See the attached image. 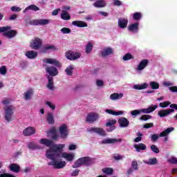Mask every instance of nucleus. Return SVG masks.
Here are the masks:
<instances>
[{
	"label": "nucleus",
	"instance_id": "49530a36",
	"mask_svg": "<svg viewBox=\"0 0 177 177\" xmlns=\"http://www.w3.org/2000/svg\"><path fill=\"white\" fill-rule=\"evenodd\" d=\"M149 86H151V89H158L160 88V84L157 82H150Z\"/></svg>",
	"mask_w": 177,
	"mask_h": 177
},
{
	"label": "nucleus",
	"instance_id": "4be33fe9",
	"mask_svg": "<svg viewBox=\"0 0 177 177\" xmlns=\"http://www.w3.org/2000/svg\"><path fill=\"white\" fill-rule=\"evenodd\" d=\"M149 66V59H142L138 66V71H142Z\"/></svg>",
	"mask_w": 177,
	"mask_h": 177
},
{
	"label": "nucleus",
	"instance_id": "4468645a",
	"mask_svg": "<svg viewBox=\"0 0 177 177\" xmlns=\"http://www.w3.org/2000/svg\"><path fill=\"white\" fill-rule=\"evenodd\" d=\"M3 37H6V38H8L9 39H11V38H15V37L17 35V30L10 29L7 32H3Z\"/></svg>",
	"mask_w": 177,
	"mask_h": 177
},
{
	"label": "nucleus",
	"instance_id": "0e129e2a",
	"mask_svg": "<svg viewBox=\"0 0 177 177\" xmlns=\"http://www.w3.org/2000/svg\"><path fill=\"white\" fill-rule=\"evenodd\" d=\"M46 104H47V106H49L50 108L52 109V110H55V109H56V106L55 105L52 104V102H50L49 101H46Z\"/></svg>",
	"mask_w": 177,
	"mask_h": 177
},
{
	"label": "nucleus",
	"instance_id": "f8f14e48",
	"mask_svg": "<svg viewBox=\"0 0 177 177\" xmlns=\"http://www.w3.org/2000/svg\"><path fill=\"white\" fill-rule=\"evenodd\" d=\"M122 140L121 138H106L102 141V145H114V143H121Z\"/></svg>",
	"mask_w": 177,
	"mask_h": 177
},
{
	"label": "nucleus",
	"instance_id": "13d9d810",
	"mask_svg": "<svg viewBox=\"0 0 177 177\" xmlns=\"http://www.w3.org/2000/svg\"><path fill=\"white\" fill-rule=\"evenodd\" d=\"M11 10H12V12H21V8L20 7H17V6H12L11 8Z\"/></svg>",
	"mask_w": 177,
	"mask_h": 177
},
{
	"label": "nucleus",
	"instance_id": "b1692460",
	"mask_svg": "<svg viewBox=\"0 0 177 177\" xmlns=\"http://www.w3.org/2000/svg\"><path fill=\"white\" fill-rule=\"evenodd\" d=\"M72 25L79 28L88 27V24L84 21H73Z\"/></svg>",
	"mask_w": 177,
	"mask_h": 177
},
{
	"label": "nucleus",
	"instance_id": "864d4df0",
	"mask_svg": "<svg viewBox=\"0 0 177 177\" xmlns=\"http://www.w3.org/2000/svg\"><path fill=\"white\" fill-rule=\"evenodd\" d=\"M140 120L141 121H147L148 120H151V115H142Z\"/></svg>",
	"mask_w": 177,
	"mask_h": 177
},
{
	"label": "nucleus",
	"instance_id": "412c9836",
	"mask_svg": "<svg viewBox=\"0 0 177 177\" xmlns=\"http://www.w3.org/2000/svg\"><path fill=\"white\" fill-rule=\"evenodd\" d=\"M133 147L134 149H136V151H137V153H140V151L146 150L147 149L146 145L143 143L135 144L133 145Z\"/></svg>",
	"mask_w": 177,
	"mask_h": 177
},
{
	"label": "nucleus",
	"instance_id": "423d86ee",
	"mask_svg": "<svg viewBox=\"0 0 177 177\" xmlns=\"http://www.w3.org/2000/svg\"><path fill=\"white\" fill-rule=\"evenodd\" d=\"M65 56L68 60H77V59H80V57H81V53L68 50L66 51Z\"/></svg>",
	"mask_w": 177,
	"mask_h": 177
},
{
	"label": "nucleus",
	"instance_id": "bf43d9fd",
	"mask_svg": "<svg viewBox=\"0 0 177 177\" xmlns=\"http://www.w3.org/2000/svg\"><path fill=\"white\" fill-rule=\"evenodd\" d=\"M153 127H154V124L148 123V124H144L143 128H145V129H149V128H153Z\"/></svg>",
	"mask_w": 177,
	"mask_h": 177
},
{
	"label": "nucleus",
	"instance_id": "bb28decb",
	"mask_svg": "<svg viewBox=\"0 0 177 177\" xmlns=\"http://www.w3.org/2000/svg\"><path fill=\"white\" fill-rule=\"evenodd\" d=\"M101 55L102 57H106V56H109L110 55H113V48H106L104 49L101 52Z\"/></svg>",
	"mask_w": 177,
	"mask_h": 177
},
{
	"label": "nucleus",
	"instance_id": "c756f323",
	"mask_svg": "<svg viewBox=\"0 0 177 177\" xmlns=\"http://www.w3.org/2000/svg\"><path fill=\"white\" fill-rule=\"evenodd\" d=\"M95 8H104L106 7V1L104 0H97L93 4Z\"/></svg>",
	"mask_w": 177,
	"mask_h": 177
},
{
	"label": "nucleus",
	"instance_id": "5701e85b",
	"mask_svg": "<svg viewBox=\"0 0 177 177\" xmlns=\"http://www.w3.org/2000/svg\"><path fill=\"white\" fill-rule=\"evenodd\" d=\"M41 145H44L46 147H50L53 146V141L47 138H42L39 140Z\"/></svg>",
	"mask_w": 177,
	"mask_h": 177
},
{
	"label": "nucleus",
	"instance_id": "0eeeda50",
	"mask_svg": "<svg viewBox=\"0 0 177 177\" xmlns=\"http://www.w3.org/2000/svg\"><path fill=\"white\" fill-rule=\"evenodd\" d=\"M59 132L60 133V138L66 139L68 136V127H67L66 124H64L59 127Z\"/></svg>",
	"mask_w": 177,
	"mask_h": 177
},
{
	"label": "nucleus",
	"instance_id": "f257e3e1",
	"mask_svg": "<svg viewBox=\"0 0 177 177\" xmlns=\"http://www.w3.org/2000/svg\"><path fill=\"white\" fill-rule=\"evenodd\" d=\"M64 145H56L53 144L50 147V149L46 151V157L52 161L47 163L48 165L53 167L55 169H62L66 167L65 161H57L59 158H62V149H64Z\"/></svg>",
	"mask_w": 177,
	"mask_h": 177
},
{
	"label": "nucleus",
	"instance_id": "680f3d73",
	"mask_svg": "<svg viewBox=\"0 0 177 177\" xmlns=\"http://www.w3.org/2000/svg\"><path fill=\"white\" fill-rule=\"evenodd\" d=\"M158 140V134H153L151 136V140H152V142H156Z\"/></svg>",
	"mask_w": 177,
	"mask_h": 177
},
{
	"label": "nucleus",
	"instance_id": "4c0bfd02",
	"mask_svg": "<svg viewBox=\"0 0 177 177\" xmlns=\"http://www.w3.org/2000/svg\"><path fill=\"white\" fill-rule=\"evenodd\" d=\"M28 148L31 150H38V149H41V147H39V145H38L34 142H29L28 144Z\"/></svg>",
	"mask_w": 177,
	"mask_h": 177
},
{
	"label": "nucleus",
	"instance_id": "f03ea898",
	"mask_svg": "<svg viewBox=\"0 0 177 177\" xmlns=\"http://www.w3.org/2000/svg\"><path fill=\"white\" fill-rule=\"evenodd\" d=\"M93 164H95L93 159L89 156H85L77 159L74 165H72V168H80V167H82V165L89 167V165H92Z\"/></svg>",
	"mask_w": 177,
	"mask_h": 177
},
{
	"label": "nucleus",
	"instance_id": "72a5a7b5",
	"mask_svg": "<svg viewBox=\"0 0 177 177\" xmlns=\"http://www.w3.org/2000/svg\"><path fill=\"white\" fill-rule=\"evenodd\" d=\"M147 86H149L147 83H144L142 84H136L133 86V89H136V91H142V89H146Z\"/></svg>",
	"mask_w": 177,
	"mask_h": 177
},
{
	"label": "nucleus",
	"instance_id": "cd10ccee",
	"mask_svg": "<svg viewBox=\"0 0 177 177\" xmlns=\"http://www.w3.org/2000/svg\"><path fill=\"white\" fill-rule=\"evenodd\" d=\"M46 121L50 125H53L55 124V118L53 117V113H48L47 114Z\"/></svg>",
	"mask_w": 177,
	"mask_h": 177
},
{
	"label": "nucleus",
	"instance_id": "69168bd1",
	"mask_svg": "<svg viewBox=\"0 0 177 177\" xmlns=\"http://www.w3.org/2000/svg\"><path fill=\"white\" fill-rule=\"evenodd\" d=\"M96 85L97 86H103V85H104V82L103 80H98L96 82Z\"/></svg>",
	"mask_w": 177,
	"mask_h": 177
},
{
	"label": "nucleus",
	"instance_id": "79ce46f5",
	"mask_svg": "<svg viewBox=\"0 0 177 177\" xmlns=\"http://www.w3.org/2000/svg\"><path fill=\"white\" fill-rule=\"evenodd\" d=\"M27 10H34L35 12H37V10H39V8H38L35 5H30L28 6L24 10V12H26Z\"/></svg>",
	"mask_w": 177,
	"mask_h": 177
},
{
	"label": "nucleus",
	"instance_id": "09e8293b",
	"mask_svg": "<svg viewBox=\"0 0 177 177\" xmlns=\"http://www.w3.org/2000/svg\"><path fill=\"white\" fill-rule=\"evenodd\" d=\"M137 136H138V137H137L134 139L135 143H139V142L142 141V136H143V134H142L140 132H138Z\"/></svg>",
	"mask_w": 177,
	"mask_h": 177
},
{
	"label": "nucleus",
	"instance_id": "603ef678",
	"mask_svg": "<svg viewBox=\"0 0 177 177\" xmlns=\"http://www.w3.org/2000/svg\"><path fill=\"white\" fill-rule=\"evenodd\" d=\"M131 167L133 168V169H134V171H138V169H139V166L138 165V161L133 160L131 162Z\"/></svg>",
	"mask_w": 177,
	"mask_h": 177
},
{
	"label": "nucleus",
	"instance_id": "dca6fc26",
	"mask_svg": "<svg viewBox=\"0 0 177 177\" xmlns=\"http://www.w3.org/2000/svg\"><path fill=\"white\" fill-rule=\"evenodd\" d=\"M24 136H31L35 135V129L32 127H28L23 131Z\"/></svg>",
	"mask_w": 177,
	"mask_h": 177
},
{
	"label": "nucleus",
	"instance_id": "c85d7f7f",
	"mask_svg": "<svg viewBox=\"0 0 177 177\" xmlns=\"http://www.w3.org/2000/svg\"><path fill=\"white\" fill-rule=\"evenodd\" d=\"M63 157V158H65L68 161H73L74 160V154L73 153H68L66 152L62 153L61 158Z\"/></svg>",
	"mask_w": 177,
	"mask_h": 177
},
{
	"label": "nucleus",
	"instance_id": "1a4fd4ad",
	"mask_svg": "<svg viewBox=\"0 0 177 177\" xmlns=\"http://www.w3.org/2000/svg\"><path fill=\"white\" fill-rule=\"evenodd\" d=\"M46 71L49 74L48 77H56L57 74H59V71L57 70V68L55 66H47L46 68Z\"/></svg>",
	"mask_w": 177,
	"mask_h": 177
},
{
	"label": "nucleus",
	"instance_id": "9d476101",
	"mask_svg": "<svg viewBox=\"0 0 177 177\" xmlns=\"http://www.w3.org/2000/svg\"><path fill=\"white\" fill-rule=\"evenodd\" d=\"M99 118V115L96 113H89L86 118V122H95V121H97V119Z\"/></svg>",
	"mask_w": 177,
	"mask_h": 177
},
{
	"label": "nucleus",
	"instance_id": "2eb2a0df",
	"mask_svg": "<svg viewBox=\"0 0 177 177\" xmlns=\"http://www.w3.org/2000/svg\"><path fill=\"white\" fill-rule=\"evenodd\" d=\"M128 30L130 32H134L136 34L139 32V22L131 24L128 26Z\"/></svg>",
	"mask_w": 177,
	"mask_h": 177
},
{
	"label": "nucleus",
	"instance_id": "c03bdc74",
	"mask_svg": "<svg viewBox=\"0 0 177 177\" xmlns=\"http://www.w3.org/2000/svg\"><path fill=\"white\" fill-rule=\"evenodd\" d=\"M157 162H158L157 158H149V161L145 162V164H147V165H156Z\"/></svg>",
	"mask_w": 177,
	"mask_h": 177
},
{
	"label": "nucleus",
	"instance_id": "a878e982",
	"mask_svg": "<svg viewBox=\"0 0 177 177\" xmlns=\"http://www.w3.org/2000/svg\"><path fill=\"white\" fill-rule=\"evenodd\" d=\"M174 129H175L174 127H169L166 129L159 134V137L164 138V136H167V135H169V133H171Z\"/></svg>",
	"mask_w": 177,
	"mask_h": 177
},
{
	"label": "nucleus",
	"instance_id": "6e6d98bb",
	"mask_svg": "<svg viewBox=\"0 0 177 177\" xmlns=\"http://www.w3.org/2000/svg\"><path fill=\"white\" fill-rule=\"evenodd\" d=\"M6 73H8V70L6 69V66H2L0 68V74L1 75H6Z\"/></svg>",
	"mask_w": 177,
	"mask_h": 177
},
{
	"label": "nucleus",
	"instance_id": "3c124183",
	"mask_svg": "<svg viewBox=\"0 0 177 177\" xmlns=\"http://www.w3.org/2000/svg\"><path fill=\"white\" fill-rule=\"evenodd\" d=\"M169 104H171V102L169 101H165L163 102H160L159 104V106L162 108V109H165V107H168V106H169Z\"/></svg>",
	"mask_w": 177,
	"mask_h": 177
},
{
	"label": "nucleus",
	"instance_id": "774afa93",
	"mask_svg": "<svg viewBox=\"0 0 177 177\" xmlns=\"http://www.w3.org/2000/svg\"><path fill=\"white\" fill-rule=\"evenodd\" d=\"M169 91H171V92L175 93L177 92V86H173L169 88Z\"/></svg>",
	"mask_w": 177,
	"mask_h": 177
},
{
	"label": "nucleus",
	"instance_id": "de8ad7c7",
	"mask_svg": "<svg viewBox=\"0 0 177 177\" xmlns=\"http://www.w3.org/2000/svg\"><path fill=\"white\" fill-rule=\"evenodd\" d=\"M92 49H93V45H92V43L88 42L86 46V53H91Z\"/></svg>",
	"mask_w": 177,
	"mask_h": 177
},
{
	"label": "nucleus",
	"instance_id": "338daca9",
	"mask_svg": "<svg viewBox=\"0 0 177 177\" xmlns=\"http://www.w3.org/2000/svg\"><path fill=\"white\" fill-rule=\"evenodd\" d=\"M80 174V169H76L71 173V176H78Z\"/></svg>",
	"mask_w": 177,
	"mask_h": 177
},
{
	"label": "nucleus",
	"instance_id": "5fc2aeb1",
	"mask_svg": "<svg viewBox=\"0 0 177 177\" xmlns=\"http://www.w3.org/2000/svg\"><path fill=\"white\" fill-rule=\"evenodd\" d=\"M12 27L10 26H3L0 27V32H6L9 31V30H11Z\"/></svg>",
	"mask_w": 177,
	"mask_h": 177
},
{
	"label": "nucleus",
	"instance_id": "37998d69",
	"mask_svg": "<svg viewBox=\"0 0 177 177\" xmlns=\"http://www.w3.org/2000/svg\"><path fill=\"white\" fill-rule=\"evenodd\" d=\"M142 19V13L140 12H135L133 14V19L135 21H139Z\"/></svg>",
	"mask_w": 177,
	"mask_h": 177
},
{
	"label": "nucleus",
	"instance_id": "052dcab7",
	"mask_svg": "<svg viewBox=\"0 0 177 177\" xmlns=\"http://www.w3.org/2000/svg\"><path fill=\"white\" fill-rule=\"evenodd\" d=\"M168 161L170 162V164H177V158L175 157L171 158Z\"/></svg>",
	"mask_w": 177,
	"mask_h": 177
},
{
	"label": "nucleus",
	"instance_id": "39448f33",
	"mask_svg": "<svg viewBox=\"0 0 177 177\" xmlns=\"http://www.w3.org/2000/svg\"><path fill=\"white\" fill-rule=\"evenodd\" d=\"M31 49L38 50L42 46V39L39 37H35L31 41L30 45Z\"/></svg>",
	"mask_w": 177,
	"mask_h": 177
},
{
	"label": "nucleus",
	"instance_id": "6ab92c4d",
	"mask_svg": "<svg viewBox=\"0 0 177 177\" xmlns=\"http://www.w3.org/2000/svg\"><path fill=\"white\" fill-rule=\"evenodd\" d=\"M89 131L90 132L98 133V135H100L101 136H106V131L102 128L91 127Z\"/></svg>",
	"mask_w": 177,
	"mask_h": 177
},
{
	"label": "nucleus",
	"instance_id": "f3484780",
	"mask_svg": "<svg viewBox=\"0 0 177 177\" xmlns=\"http://www.w3.org/2000/svg\"><path fill=\"white\" fill-rule=\"evenodd\" d=\"M118 24L120 28H127V26H128V19L119 18Z\"/></svg>",
	"mask_w": 177,
	"mask_h": 177
},
{
	"label": "nucleus",
	"instance_id": "a18cd8bd",
	"mask_svg": "<svg viewBox=\"0 0 177 177\" xmlns=\"http://www.w3.org/2000/svg\"><path fill=\"white\" fill-rule=\"evenodd\" d=\"M132 59H135V57L131 53H127L122 57L124 62H128V60H131Z\"/></svg>",
	"mask_w": 177,
	"mask_h": 177
},
{
	"label": "nucleus",
	"instance_id": "20e7f679",
	"mask_svg": "<svg viewBox=\"0 0 177 177\" xmlns=\"http://www.w3.org/2000/svg\"><path fill=\"white\" fill-rule=\"evenodd\" d=\"M14 110L15 106H13V105H9L4 108L5 120H6L8 122H10V121H12V115H13V113H15Z\"/></svg>",
	"mask_w": 177,
	"mask_h": 177
},
{
	"label": "nucleus",
	"instance_id": "2f4dec72",
	"mask_svg": "<svg viewBox=\"0 0 177 177\" xmlns=\"http://www.w3.org/2000/svg\"><path fill=\"white\" fill-rule=\"evenodd\" d=\"M50 50H57V48L53 45H47L43 48V52H44V53H47V52Z\"/></svg>",
	"mask_w": 177,
	"mask_h": 177
},
{
	"label": "nucleus",
	"instance_id": "a19ab883",
	"mask_svg": "<svg viewBox=\"0 0 177 177\" xmlns=\"http://www.w3.org/2000/svg\"><path fill=\"white\" fill-rule=\"evenodd\" d=\"M74 70V65H69L65 70L66 75H73V71Z\"/></svg>",
	"mask_w": 177,
	"mask_h": 177
},
{
	"label": "nucleus",
	"instance_id": "473e14b6",
	"mask_svg": "<svg viewBox=\"0 0 177 177\" xmlns=\"http://www.w3.org/2000/svg\"><path fill=\"white\" fill-rule=\"evenodd\" d=\"M124 94L122 93H113L110 95L111 100H118V99H122Z\"/></svg>",
	"mask_w": 177,
	"mask_h": 177
},
{
	"label": "nucleus",
	"instance_id": "58836bf2",
	"mask_svg": "<svg viewBox=\"0 0 177 177\" xmlns=\"http://www.w3.org/2000/svg\"><path fill=\"white\" fill-rule=\"evenodd\" d=\"M158 115H159L160 118H164V117L169 115V113H168L167 109H163L158 112Z\"/></svg>",
	"mask_w": 177,
	"mask_h": 177
},
{
	"label": "nucleus",
	"instance_id": "ea45409f",
	"mask_svg": "<svg viewBox=\"0 0 177 177\" xmlns=\"http://www.w3.org/2000/svg\"><path fill=\"white\" fill-rule=\"evenodd\" d=\"M47 79L48 80L47 88H48V89H50V91H53V89H54V88H53V77H52L50 76H48Z\"/></svg>",
	"mask_w": 177,
	"mask_h": 177
},
{
	"label": "nucleus",
	"instance_id": "4d7b16f0",
	"mask_svg": "<svg viewBox=\"0 0 177 177\" xmlns=\"http://www.w3.org/2000/svg\"><path fill=\"white\" fill-rule=\"evenodd\" d=\"M61 32H62V34H70V32H71V29L68 28H62L61 29Z\"/></svg>",
	"mask_w": 177,
	"mask_h": 177
},
{
	"label": "nucleus",
	"instance_id": "393cba45",
	"mask_svg": "<svg viewBox=\"0 0 177 177\" xmlns=\"http://www.w3.org/2000/svg\"><path fill=\"white\" fill-rule=\"evenodd\" d=\"M25 56H26L28 59H35V57L38 56V53L35 50H29L26 52Z\"/></svg>",
	"mask_w": 177,
	"mask_h": 177
},
{
	"label": "nucleus",
	"instance_id": "9b49d317",
	"mask_svg": "<svg viewBox=\"0 0 177 177\" xmlns=\"http://www.w3.org/2000/svg\"><path fill=\"white\" fill-rule=\"evenodd\" d=\"M115 124H117V120H109L106 123L105 127H109V128L106 129L107 132H113L115 129Z\"/></svg>",
	"mask_w": 177,
	"mask_h": 177
},
{
	"label": "nucleus",
	"instance_id": "ddd939ff",
	"mask_svg": "<svg viewBox=\"0 0 177 177\" xmlns=\"http://www.w3.org/2000/svg\"><path fill=\"white\" fill-rule=\"evenodd\" d=\"M44 63H47V64H54L56 67H62V64L57 59H50V58H44L43 59Z\"/></svg>",
	"mask_w": 177,
	"mask_h": 177
},
{
	"label": "nucleus",
	"instance_id": "aec40b11",
	"mask_svg": "<svg viewBox=\"0 0 177 177\" xmlns=\"http://www.w3.org/2000/svg\"><path fill=\"white\" fill-rule=\"evenodd\" d=\"M9 169L15 174H19L21 169V167H20V165L16 163H12L9 165Z\"/></svg>",
	"mask_w": 177,
	"mask_h": 177
},
{
	"label": "nucleus",
	"instance_id": "c9c22d12",
	"mask_svg": "<svg viewBox=\"0 0 177 177\" xmlns=\"http://www.w3.org/2000/svg\"><path fill=\"white\" fill-rule=\"evenodd\" d=\"M61 19L62 20H70L71 19V16L67 11L62 10V13L61 14Z\"/></svg>",
	"mask_w": 177,
	"mask_h": 177
},
{
	"label": "nucleus",
	"instance_id": "7ed1b4c3",
	"mask_svg": "<svg viewBox=\"0 0 177 177\" xmlns=\"http://www.w3.org/2000/svg\"><path fill=\"white\" fill-rule=\"evenodd\" d=\"M158 107V105H151L147 109H142L140 110H133L131 112V115H139L140 113H144L145 114H150V113H153L155 110Z\"/></svg>",
	"mask_w": 177,
	"mask_h": 177
},
{
	"label": "nucleus",
	"instance_id": "6e6552de",
	"mask_svg": "<svg viewBox=\"0 0 177 177\" xmlns=\"http://www.w3.org/2000/svg\"><path fill=\"white\" fill-rule=\"evenodd\" d=\"M50 23L49 19H34L29 21L30 26H46Z\"/></svg>",
	"mask_w": 177,
	"mask_h": 177
},
{
	"label": "nucleus",
	"instance_id": "e2e57ef3",
	"mask_svg": "<svg viewBox=\"0 0 177 177\" xmlns=\"http://www.w3.org/2000/svg\"><path fill=\"white\" fill-rule=\"evenodd\" d=\"M0 177H16L13 174L3 173L0 174Z\"/></svg>",
	"mask_w": 177,
	"mask_h": 177
},
{
	"label": "nucleus",
	"instance_id": "7c9ffc66",
	"mask_svg": "<svg viewBox=\"0 0 177 177\" xmlns=\"http://www.w3.org/2000/svg\"><path fill=\"white\" fill-rule=\"evenodd\" d=\"M105 113L111 114V115H121V114H124V112L122 111H115L111 109H106Z\"/></svg>",
	"mask_w": 177,
	"mask_h": 177
},
{
	"label": "nucleus",
	"instance_id": "a211bd4d",
	"mask_svg": "<svg viewBox=\"0 0 177 177\" xmlns=\"http://www.w3.org/2000/svg\"><path fill=\"white\" fill-rule=\"evenodd\" d=\"M118 123L120 127H121L122 128H127V127H129V120H128L127 118H120L118 120Z\"/></svg>",
	"mask_w": 177,
	"mask_h": 177
},
{
	"label": "nucleus",
	"instance_id": "8fccbe9b",
	"mask_svg": "<svg viewBox=\"0 0 177 177\" xmlns=\"http://www.w3.org/2000/svg\"><path fill=\"white\" fill-rule=\"evenodd\" d=\"M151 151H153V153H156V154H158V153H160V149H158V147H157V145H152L151 146Z\"/></svg>",
	"mask_w": 177,
	"mask_h": 177
},
{
	"label": "nucleus",
	"instance_id": "f704fd0d",
	"mask_svg": "<svg viewBox=\"0 0 177 177\" xmlns=\"http://www.w3.org/2000/svg\"><path fill=\"white\" fill-rule=\"evenodd\" d=\"M34 93V90L30 88L26 93H24V99L25 100H30L31 99V95Z\"/></svg>",
	"mask_w": 177,
	"mask_h": 177
},
{
	"label": "nucleus",
	"instance_id": "e433bc0d",
	"mask_svg": "<svg viewBox=\"0 0 177 177\" xmlns=\"http://www.w3.org/2000/svg\"><path fill=\"white\" fill-rule=\"evenodd\" d=\"M102 172L106 175L111 176L114 173V169L111 167H105L102 169Z\"/></svg>",
	"mask_w": 177,
	"mask_h": 177
}]
</instances>
